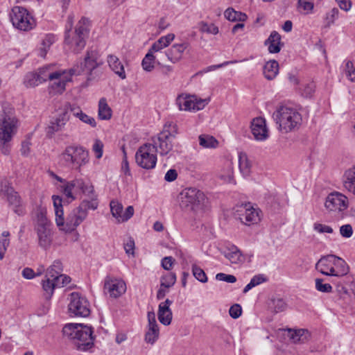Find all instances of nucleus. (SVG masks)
Segmentation results:
<instances>
[{
	"label": "nucleus",
	"mask_w": 355,
	"mask_h": 355,
	"mask_svg": "<svg viewBox=\"0 0 355 355\" xmlns=\"http://www.w3.org/2000/svg\"><path fill=\"white\" fill-rule=\"evenodd\" d=\"M63 336L72 341L78 350L86 352L94 346V336L92 327L69 323L62 329Z\"/></svg>",
	"instance_id": "obj_1"
},
{
	"label": "nucleus",
	"mask_w": 355,
	"mask_h": 355,
	"mask_svg": "<svg viewBox=\"0 0 355 355\" xmlns=\"http://www.w3.org/2000/svg\"><path fill=\"white\" fill-rule=\"evenodd\" d=\"M52 198L55 208V222L60 230L67 232H72L87 218L88 212H85L77 207L71 211L64 220L62 198L58 196H53Z\"/></svg>",
	"instance_id": "obj_2"
},
{
	"label": "nucleus",
	"mask_w": 355,
	"mask_h": 355,
	"mask_svg": "<svg viewBox=\"0 0 355 355\" xmlns=\"http://www.w3.org/2000/svg\"><path fill=\"white\" fill-rule=\"evenodd\" d=\"M178 125L172 122H166L162 130L152 139V148L155 150L161 156L168 155V157L173 156L175 153H179L178 150L173 149L175 145L173 139L178 133Z\"/></svg>",
	"instance_id": "obj_3"
},
{
	"label": "nucleus",
	"mask_w": 355,
	"mask_h": 355,
	"mask_svg": "<svg viewBox=\"0 0 355 355\" xmlns=\"http://www.w3.org/2000/svg\"><path fill=\"white\" fill-rule=\"evenodd\" d=\"M279 130L289 132L298 129L302 123V116L296 109L287 106L280 105L272 114Z\"/></svg>",
	"instance_id": "obj_4"
},
{
	"label": "nucleus",
	"mask_w": 355,
	"mask_h": 355,
	"mask_svg": "<svg viewBox=\"0 0 355 355\" xmlns=\"http://www.w3.org/2000/svg\"><path fill=\"white\" fill-rule=\"evenodd\" d=\"M102 64V62L98 61V53L94 50L87 51L83 61L80 64L75 65L70 69L71 76H78L82 73L87 75L86 83L84 86L87 87L89 85L90 82L98 78L101 72H99L97 69Z\"/></svg>",
	"instance_id": "obj_5"
},
{
	"label": "nucleus",
	"mask_w": 355,
	"mask_h": 355,
	"mask_svg": "<svg viewBox=\"0 0 355 355\" xmlns=\"http://www.w3.org/2000/svg\"><path fill=\"white\" fill-rule=\"evenodd\" d=\"M180 206L187 210L198 213L205 211L209 206V200L205 193L198 189L189 187L180 193Z\"/></svg>",
	"instance_id": "obj_6"
},
{
	"label": "nucleus",
	"mask_w": 355,
	"mask_h": 355,
	"mask_svg": "<svg viewBox=\"0 0 355 355\" xmlns=\"http://www.w3.org/2000/svg\"><path fill=\"white\" fill-rule=\"evenodd\" d=\"M73 17H68L69 28H67L64 35V42L69 45H75L73 51L76 53H79L85 46V37L87 33V28L85 26L89 24V19L83 17L78 21L75 31L71 33L73 25Z\"/></svg>",
	"instance_id": "obj_7"
},
{
	"label": "nucleus",
	"mask_w": 355,
	"mask_h": 355,
	"mask_svg": "<svg viewBox=\"0 0 355 355\" xmlns=\"http://www.w3.org/2000/svg\"><path fill=\"white\" fill-rule=\"evenodd\" d=\"M89 152L81 146H68L60 155V161L65 166L79 172L81 166L89 162Z\"/></svg>",
	"instance_id": "obj_8"
},
{
	"label": "nucleus",
	"mask_w": 355,
	"mask_h": 355,
	"mask_svg": "<svg viewBox=\"0 0 355 355\" xmlns=\"http://www.w3.org/2000/svg\"><path fill=\"white\" fill-rule=\"evenodd\" d=\"M35 230L37 233L38 245L44 250L49 249L53 241L52 223L46 217L44 209L37 210Z\"/></svg>",
	"instance_id": "obj_9"
},
{
	"label": "nucleus",
	"mask_w": 355,
	"mask_h": 355,
	"mask_svg": "<svg viewBox=\"0 0 355 355\" xmlns=\"http://www.w3.org/2000/svg\"><path fill=\"white\" fill-rule=\"evenodd\" d=\"M17 123L16 117L3 113L0 122V150L5 155L10 154V142L17 132Z\"/></svg>",
	"instance_id": "obj_10"
},
{
	"label": "nucleus",
	"mask_w": 355,
	"mask_h": 355,
	"mask_svg": "<svg viewBox=\"0 0 355 355\" xmlns=\"http://www.w3.org/2000/svg\"><path fill=\"white\" fill-rule=\"evenodd\" d=\"M10 19L13 26L19 30L27 31L33 28V19L23 7L15 6L12 9Z\"/></svg>",
	"instance_id": "obj_11"
},
{
	"label": "nucleus",
	"mask_w": 355,
	"mask_h": 355,
	"mask_svg": "<svg viewBox=\"0 0 355 355\" xmlns=\"http://www.w3.org/2000/svg\"><path fill=\"white\" fill-rule=\"evenodd\" d=\"M68 309L69 313L74 316L85 318L90 314L88 300L78 293H72L71 294Z\"/></svg>",
	"instance_id": "obj_12"
},
{
	"label": "nucleus",
	"mask_w": 355,
	"mask_h": 355,
	"mask_svg": "<svg viewBox=\"0 0 355 355\" xmlns=\"http://www.w3.org/2000/svg\"><path fill=\"white\" fill-rule=\"evenodd\" d=\"M73 190H79L87 196H91V194L93 195L94 191V187L89 181H85L82 178H75L70 182H67L63 187V193L67 198H70L71 201L76 199L72 193Z\"/></svg>",
	"instance_id": "obj_13"
},
{
	"label": "nucleus",
	"mask_w": 355,
	"mask_h": 355,
	"mask_svg": "<svg viewBox=\"0 0 355 355\" xmlns=\"http://www.w3.org/2000/svg\"><path fill=\"white\" fill-rule=\"evenodd\" d=\"M151 144H146L140 146L135 154L137 164L145 169L154 168L157 163V156L151 153Z\"/></svg>",
	"instance_id": "obj_14"
},
{
	"label": "nucleus",
	"mask_w": 355,
	"mask_h": 355,
	"mask_svg": "<svg viewBox=\"0 0 355 355\" xmlns=\"http://www.w3.org/2000/svg\"><path fill=\"white\" fill-rule=\"evenodd\" d=\"M176 104L180 110H200L205 105V101H197L195 96L180 94L176 98Z\"/></svg>",
	"instance_id": "obj_15"
},
{
	"label": "nucleus",
	"mask_w": 355,
	"mask_h": 355,
	"mask_svg": "<svg viewBox=\"0 0 355 355\" xmlns=\"http://www.w3.org/2000/svg\"><path fill=\"white\" fill-rule=\"evenodd\" d=\"M238 212V218L245 225L257 224L261 220V211L253 208L250 203L245 204L244 207Z\"/></svg>",
	"instance_id": "obj_16"
},
{
	"label": "nucleus",
	"mask_w": 355,
	"mask_h": 355,
	"mask_svg": "<svg viewBox=\"0 0 355 355\" xmlns=\"http://www.w3.org/2000/svg\"><path fill=\"white\" fill-rule=\"evenodd\" d=\"M324 205L329 211H343L348 206L347 198L339 192H333L327 196Z\"/></svg>",
	"instance_id": "obj_17"
},
{
	"label": "nucleus",
	"mask_w": 355,
	"mask_h": 355,
	"mask_svg": "<svg viewBox=\"0 0 355 355\" xmlns=\"http://www.w3.org/2000/svg\"><path fill=\"white\" fill-rule=\"evenodd\" d=\"M104 288L111 297L117 298L126 291V284L124 281L118 279H105Z\"/></svg>",
	"instance_id": "obj_18"
},
{
	"label": "nucleus",
	"mask_w": 355,
	"mask_h": 355,
	"mask_svg": "<svg viewBox=\"0 0 355 355\" xmlns=\"http://www.w3.org/2000/svg\"><path fill=\"white\" fill-rule=\"evenodd\" d=\"M69 120V115L67 111H64L58 117L52 119L50 121L49 125L46 128V136L49 138H51L55 132L62 130Z\"/></svg>",
	"instance_id": "obj_19"
},
{
	"label": "nucleus",
	"mask_w": 355,
	"mask_h": 355,
	"mask_svg": "<svg viewBox=\"0 0 355 355\" xmlns=\"http://www.w3.org/2000/svg\"><path fill=\"white\" fill-rule=\"evenodd\" d=\"M148 324L145 334V341L147 343L153 344L158 339L159 329L153 311L148 313Z\"/></svg>",
	"instance_id": "obj_20"
},
{
	"label": "nucleus",
	"mask_w": 355,
	"mask_h": 355,
	"mask_svg": "<svg viewBox=\"0 0 355 355\" xmlns=\"http://www.w3.org/2000/svg\"><path fill=\"white\" fill-rule=\"evenodd\" d=\"M251 131L254 139L264 141L268 137V131L266 128V120L262 117L254 118L251 123Z\"/></svg>",
	"instance_id": "obj_21"
},
{
	"label": "nucleus",
	"mask_w": 355,
	"mask_h": 355,
	"mask_svg": "<svg viewBox=\"0 0 355 355\" xmlns=\"http://www.w3.org/2000/svg\"><path fill=\"white\" fill-rule=\"evenodd\" d=\"M173 301L166 299L164 302L159 304L157 316L159 322L165 325H169L171 322L173 313L170 306L172 304Z\"/></svg>",
	"instance_id": "obj_22"
},
{
	"label": "nucleus",
	"mask_w": 355,
	"mask_h": 355,
	"mask_svg": "<svg viewBox=\"0 0 355 355\" xmlns=\"http://www.w3.org/2000/svg\"><path fill=\"white\" fill-rule=\"evenodd\" d=\"M333 259H335L334 254L322 256L315 264L316 270L322 275L333 277L335 272L333 268Z\"/></svg>",
	"instance_id": "obj_23"
},
{
	"label": "nucleus",
	"mask_w": 355,
	"mask_h": 355,
	"mask_svg": "<svg viewBox=\"0 0 355 355\" xmlns=\"http://www.w3.org/2000/svg\"><path fill=\"white\" fill-rule=\"evenodd\" d=\"M188 45V43L173 44L166 51V55L171 62L176 63L182 58V53Z\"/></svg>",
	"instance_id": "obj_24"
},
{
	"label": "nucleus",
	"mask_w": 355,
	"mask_h": 355,
	"mask_svg": "<svg viewBox=\"0 0 355 355\" xmlns=\"http://www.w3.org/2000/svg\"><path fill=\"white\" fill-rule=\"evenodd\" d=\"M265 45L268 46V51L270 53H277L281 50V35L275 31L271 32L268 38L264 42Z\"/></svg>",
	"instance_id": "obj_25"
},
{
	"label": "nucleus",
	"mask_w": 355,
	"mask_h": 355,
	"mask_svg": "<svg viewBox=\"0 0 355 355\" xmlns=\"http://www.w3.org/2000/svg\"><path fill=\"white\" fill-rule=\"evenodd\" d=\"M332 263L335 271L333 277L342 278L347 275L349 268L344 259L335 255V259H333Z\"/></svg>",
	"instance_id": "obj_26"
},
{
	"label": "nucleus",
	"mask_w": 355,
	"mask_h": 355,
	"mask_svg": "<svg viewBox=\"0 0 355 355\" xmlns=\"http://www.w3.org/2000/svg\"><path fill=\"white\" fill-rule=\"evenodd\" d=\"M107 63L112 71L118 75L122 80L126 78V74L123 64L121 63L118 57L114 55L107 56Z\"/></svg>",
	"instance_id": "obj_27"
},
{
	"label": "nucleus",
	"mask_w": 355,
	"mask_h": 355,
	"mask_svg": "<svg viewBox=\"0 0 355 355\" xmlns=\"http://www.w3.org/2000/svg\"><path fill=\"white\" fill-rule=\"evenodd\" d=\"M9 206L12 209L13 211L19 216L24 214V209L21 205V199L18 193L13 191L6 198Z\"/></svg>",
	"instance_id": "obj_28"
},
{
	"label": "nucleus",
	"mask_w": 355,
	"mask_h": 355,
	"mask_svg": "<svg viewBox=\"0 0 355 355\" xmlns=\"http://www.w3.org/2000/svg\"><path fill=\"white\" fill-rule=\"evenodd\" d=\"M343 186L348 191L355 195V166L345 172Z\"/></svg>",
	"instance_id": "obj_29"
},
{
	"label": "nucleus",
	"mask_w": 355,
	"mask_h": 355,
	"mask_svg": "<svg viewBox=\"0 0 355 355\" xmlns=\"http://www.w3.org/2000/svg\"><path fill=\"white\" fill-rule=\"evenodd\" d=\"M174 38L175 35L173 33H169L165 36H162L157 41L153 44L149 51L153 53L158 52L162 49L167 47L174 40Z\"/></svg>",
	"instance_id": "obj_30"
},
{
	"label": "nucleus",
	"mask_w": 355,
	"mask_h": 355,
	"mask_svg": "<svg viewBox=\"0 0 355 355\" xmlns=\"http://www.w3.org/2000/svg\"><path fill=\"white\" fill-rule=\"evenodd\" d=\"M279 73V63L275 60H269L263 67V75L268 80H273Z\"/></svg>",
	"instance_id": "obj_31"
},
{
	"label": "nucleus",
	"mask_w": 355,
	"mask_h": 355,
	"mask_svg": "<svg viewBox=\"0 0 355 355\" xmlns=\"http://www.w3.org/2000/svg\"><path fill=\"white\" fill-rule=\"evenodd\" d=\"M50 69H51L50 66L43 67L40 69L37 74L39 76V78H40L42 83L43 82H45L47 79H49L51 80H53L54 79H58L62 75H64L65 73L64 71L50 72L49 71Z\"/></svg>",
	"instance_id": "obj_32"
},
{
	"label": "nucleus",
	"mask_w": 355,
	"mask_h": 355,
	"mask_svg": "<svg viewBox=\"0 0 355 355\" xmlns=\"http://www.w3.org/2000/svg\"><path fill=\"white\" fill-rule=\"evenodd\" d=\"M225 17L231 21H245L248 17L245 13L236 11L232 8H228L224 12Z\"/></svg>",
	"instance_id": "obj_33"
},
{
	"label": "nucleus",
	"mask_w": 355,
	"mask_h": 355,
	"mask_svg": "<svg viewBox=\"0 0 355 355\" xmlns=\"http://www.w3.org/2000/svg\"><path fill=\"white\" fill-rule=\"evenodd\" d=\"M43 297L46 300H49L54 293L55 288V284L53 283L51 278L45 277V279L42 281Z\"/></svg>",
	"instance_id": "obj_34"
},
{
	"label": "nucleus",
	"mask_w": 355,
	"mask_h": 355,
	"mask_svg": "<svg viewBox=\"0 0 355 355\" xmlns=\"http://www.w3.org/2000/svg\"><path fill=\"white\" fill-rule=\"evenodd\" d=\"M112 116V110L105 98H101L98 103V117L102 120H108Z\"/></svg>",
	"instance_id": "obj_35"
},
{
	"label": "nucleus",
	"mask_w": 355,
	"mask_h": 355,
	"mask_svg": "<svg viewBox=\"0 0 355 355\" xmlns=\"http://www.w3.org/2000/svg\"><path fill=\"white\" fill-rule=\"evenodd\" d=\"M62 264L61 261L59 260H55L53 261V264L46 270L45 277L52 278L55 276H58L62 275Z\"/></svg>",
	"instance_id": "obj_36"
},
{
	"label": "nucleus",
	"mask_w": 355,
	"mask_h": 355,
	"mask_svg": "<svg viewBox=\"0 0 355 355\" xmlns=\"http://www.w3.org/2000/svg\"><path fill=\"white\" fill-rule=\"evenodd\" d=\"M239 166L241 173L243 176L246 177L250 175V163L248 160L247 156L245 154H239Z\"/></svg>",
	"instance_id": "obj_37"
},
{
	"label": "nucleus",
	"mask_w": 355,
	"mask_h": 355,
	"mask_svg": "<svg viewBox=\"0 0 355 355\" xmlns=\"http://www.w3.org/2000/svg\"><path fill=\"white\" fill-rule=\"evenodd\" d=\"M155 56L153 55V53L148 50L141 62L143 69L148 72L153 71L155 67Z\"/></svg>",
	"instance_id": "obj_38"
},
{
	"label": "nucleus",
	"mask_w": 355,
	"mask_h": 355,
	"mask_svg": "<svg viewBox=\"0 0 355 355\" xmlns=\"http://www.w3.org/2000/svg\"><path fill=\"white\" fill-rule=\"evenodd\" d=\"M89 197L91 198L90 200H84L78 206L80 209L85 211V212H87L89 209H96L98 205V203L96 200V196L94 194V192L93 193V195L91 194V196Z\"/></svg>",
	"instance_id": "obj_39"
},
{
	"label": "nucleus",
	"mask_w": 355,
	"mask_h": 355,
	"mask_svg": "<svg viewBox=\"0 0 355 355\" xmlns=\"http://www.w3.org/2000/svg\"><path fill=\"white\" fill-rule=\"evenodd\" d=\"M199 144L203 148H216L218 142L213 136L201 135L199 136Z\"/></svg>",
	"instance_id": "obj_40"
},
{
	"label": "nucleus",
	"mask_w": 355,
	"mask_h": 355,
	"mask_svg": "<svg viewBox=\"0 0 355 355\" xmlns=\"http://www.w3.org/2000/svg\"><path fill=\"white\" fill-rule=\"evenodd\" d=\"M287 306L286 303L282 298H272L269 304V307L273 311L274 313H277L286 310Z\"/></svg>",
	"instance_id": "obj_41"
},
{
	"label": "nucleus",
	"mask_w": 355,
	"mask_h": 355,
	"mask_svg": "<svg viewBox=\"0 0 355 355\" xmlns=\"http://www.w3.org/2000/svg\"><path fill=\"white\" fill-rule=\"evenodd\" d=\"M24 83L26 87H33L41 84L42 82L40 81L37 73L31 72L26 75Z\"/></svg>",
	"instance_id": "obj_42"
},
{
	"label": "nucleus",
	"mask_w": 355,
	"mask_h": 355,
	"mask_svg": "<svg viewBox=\"0 0 355 355\" xmlns=\"http://www.w3.org/2000/svg\"><path fill=\"white\" fill-rule=\"evenodd\" d=\"M110 211L113 217H114L117 222L119 223V219L121 218L123 215V205L116 200H112L110 204Z\"/></svg>",
	"instance_id": "obj_43"
},
{
	"label": "nucleus",
	"mask_w": 355,
	"mask_h": 355,
	"mask_svg": "<svg viewBox=\"0 0 355 355\" xmlns=\"http://www.w3.org/2000/svg\"><path fill=\"white\" fill-rule=\"evenodd\" d=\"M266 281V278L263 275H257L254 276L250 282L245 286L243 288V293H246L253 287L259 285L260 284Z\"/></svg>",
	"instance_id": "obj_44"
},
{
	"label": "nucleus",
	"mask_w": 355,
	"mask_h": 355,
	"mask_svg": "<svg viewBox=\"0 0 355 355\" xmlns=\"http://www.w3.org/2000/svg\"><path fill=\"white\" fill-rule=\"evenodd\" d=\"M54 42V36L53 35H47L42 40V47L40 49V55L44 58L46 55L48 49L51 45Z\"/></svg>",
	"instance_id": "obj_45"
},
{
	"label": "nucleus",
	"mask_w": 355,
	"mask_h": 355,
	"mask_svg": "<svg viewBox=\"0 0 355 355\" xmlns=\"http://www.w3.org/2000/svg\"><path fill=\"white\" fill-rule=\"evenodd\" d=\"M13 191L15 189L8 180L2 179L0 180V196L7 198Z\"/></svg>",
	"instance_id": "obj_46"
},
{
	"label": "nucleus",
	"mask_w": 355,
	"mask_h": 355,
	"mask_svg": "<svg viewBox=\"0 0 355 355\" xmlns=\"http://www.w3.org/2000/svg\"><path fill=\"white\" fill-rule=\"evenodd\" d=\"M305 333H308L307 330L304 329H298L295 331H289V336L290 338L293 340V343H303L306 339V337H303Z\"/></svg>",
	"instance_id": "obj_47"
},
{
	"label": "nucleus",
	"mask_w": 355,
	"mask_h": 355,
	"mask_svg": "<svg viewBox=\"0 0 355 355\" xmlns=\"http://www.w3.org/2000/svg\"><path fill=\"white\" fill-rule=\"evenodd\" d=\"M176 282V275L174 272H168L161 279V286L170 288L173 286Z\"/></svg>",
	"instance_id": "obj_48"
},
{
	"label": "nucleus",
	"mask_w": 355,
	"mask_h": 355,
	"mask_svg": "<svg viewBox=\"0 0 355 355\" xmlns=\"http://www.w3.org/2000/svg\"><path fill=\"white\" fill-rule=\"evenodd\" d=\"M192 273L194 277L202 283H206L208 280L205 271L196 264L192 265Z\"/></svg>",
	"instance_id": "obj_49"
},
{
	"label": "nucleus",
	"mask_w": 355,
	"mask_h": 355,
	"mask_svg": "<svg viewBox=\"0 0 355 355\" xmlns=\"http://www.w3.org/2000/svg\"><path fill=\"white\" fill-rule=\"evenodd\" d=\"M62 76L63 75H62L58 79H55L56 81L52 83L51 86V89L54 91L55 93L61 94L65 90V86L67 80L62 78Z\"/></svg>",
	"instance_id": "obj_50"
},
{
	"label": "nucleus",
	"mask_w": 355,
	"mask_h": 355,
	"mask_svg": "<svg viewBox=\"0 0 355 355\" xmlns=\"http://www.w3.org/2000/svg\"><path fill=\"white\" fill-rule=\"evenodd\" d=\"M199 26V29L202 33H207L213 35H216L218 33V28L214 24H209L206 22L201 21Z\"/></svg>",
	"instance_id": "obj_51"
},
{
	"label": "nucleus",
	"mask_w": 355,
	"mask_h": 355,
	"mask_svg": "<svg viewBox=\"0 0 355 355\" xmlns=\"http://www.w3.org/2000/svg\"><path fill=\"white\" fill-rule=\"evenodd\" d=\"M324 280L322 279H315V288L317 291L322 293H331L332 291V286L330 284L323 283Z\"/></svg>",
	"instance_id": "obj_52"
},
{
	"label": "nucleus",
	"mask_w": 355,
	"mask_h": 355,
	"mask_svg": "<svg viewBox=\"0 0 355 355\" xmlns=\"http://www.w3.org/2000/svg\"><path fill=\"white\" fill-rule=\"evenodd\" d=\"M234 250L225 254V257L232 263H237L241 259V254L240 251L234 247Z\"/></svg>",
	"instance_id": "obj_53"
},
{
	"label": "nucleus",
	"mask_w": 355,
	"mask_h": 355,
	"mask_svg": "<svg viewBox=\"0 0 355 355\" xmlns=\"http://www.w3.org/2000/svg\"><path fill=\"white\" fill-rule=\"evenodd\" d=\"M345 75L352 82H355V69L352 62L348 61L345 69Z\"/></svg>",
	"instance_id": "obj_54"
},
{
	"label": "nucleus",
	"mask_w": 355,
	"mask_h": 355,
	"mask_svg": "<svg viewBox=\"0 0 355 355\" xmlns=\"http://www.w3.org/2000/svg\"><path fill=\"white\" fill-rule=\"evenodd\" d=\"M230 315L234 318H239L242 313V308L241 306L239 304H234L230 306L229 310Z\"/></svg>",
	"instance_id": "obj_55"
},
{
	"label": "nucleus",
	"mask_w": 355,
	"mask_h": 355,
	"mask_svg": "<svg viewBox=\"0 0 355 355\" xmlns=\"http://www.w3.org/2000/svg\"><path fill=\"white\" fill-rule=\"evenodd\" d=\"M77 118H78L82 122L89 124L92 128H95L96 126V122L95 121V119L88 116L83 112L80 113L79 116Z\"/></svg>",
	"instance_id": "obj_56"
},
{
	"label": "nucleus",
	"mask_w": 355,
	"mask_h": 355,
	"mask_svg": "<svg viewBox=\"0 0 355 355\" xmlns=\"http://www.w3.org/2000/svg\"><path fill=\"white\" fill-rule=\"evenodd\" d=\"M236 62V61H231V62L226 61V62H224L223 63H221V64H219L211 65V66H209V67L205 68L202 71L198 72L196 73V75L207 73V72H209L211 71H214V70L218 69L219 68H221L223 67L227 66L230 63H234Z\"/></svg>",
	"instance_id": "obj_57"
},
{
	"label": "nucleus",
	"mask_w": 355,
	"mask_h": 355,
	"mask_svg": "<svg viewBox=\"0 0 355 355\" xmlns=\"http://www.w3.org/2000/svg\"><path fill=\"white\" fill-rule=\"evenodd\" d=\"M216 279L218 281H223L228 283H234L236 281V278L234 275H227L223 272L218 273L216 275Z\"/></svg>",
	"instance_id": "obj_58"
},
{
	"label": "nucleus",
	"mask_w": 355,
	"mask_h": 355,
	"mask_svg": "<svg viewBox=\"0 0 355 355\" xmlns=\"http://www.w3.org/2000/svg\"><path fill=\"white\" fill-rule=\"evenodd\" d=\"M103 148V143L100 140L96 139L93 145L92 149H93V151L95 153L96 157L97 159H100L102 157Z\"/></svg>",
	"instance_id": "obj_59"
},
{
	"label": "nucleus",
	"mask_w": 355,
	"mask_h": 355,
	"mask_svg": "<svg viewBox=\"0 0 355 355\" xmlns=\"http://www.w3.org/2000/svg\"><path fill=\"white\" fill-rule=\"evenodd\" d=\"M297 6L298 7L303 8V10L306 11V13L311 12L314 7L312 2L307 1L306 0H298Z\"/></svg>",
	"instance_id": "obj_60"
},
{
	"label": "nucleus",
	"mask_w": 355,
	"mask_h": 355,
	"mask_svg": "<svg viewBox=\"0 0 355 355\" xmlns=\"http://www.w3.org/2000/svg\"><path fill=\"white\" fill-rule=\"evenodd\" d=\"M340 233L343 237L349 238L353 233L352 225L349 224L342 225L340 227Z\"/></svg>",
	"instance_id": "obj_61"
},
{
	"label": "nucleus",
	"mask_w": 355,
	"mask_h": 355,
	"mask_svg": "<svg viewBox=\"0 0 355 355\" xmlns=\"http://www.w3.org/2000/svg\"><path fill=\"white\" fill-rule=\"evenodd\" d=\"M338 9L336 8H334L330 10L329 12L327 14L326 20L327 21V24L329 26L334 22L335 19L338 16Z\"/></svg>",
	"instance_id": "obj_62"
},
{
	"label": "nucleus",
	"mask_w": 355,
	"mask_h": 355,
	"mask_svg": "<svg viewBox=\"0 0 355 355\" xmlns=\"http://www.w3.org/2000/svg\"><path fill=\"white\" fill-rule=\"evenodd\" d=\"M1 235L3 238L0 239V249L7 250L10 245V240L6 237L10 236V233L8 231H4Z\"/></svg>",
	"instance_id": "obj_63"
},
{
	"label": "nucleus",
	"mask_w": 355,
	"mask_h": 355,
	"mask_svg": "<svg viewBox=\"0 0 355 355\" xmlns=\"http://www.w3.org/2000/svg\"><path fill=\"white\" fill-rule=\"evenodd\" d=\"M314 230L320 233H333V229L330 226L321 223H315Z\"/></svg>",
	"instance_id": "obj_64"
}]
</instances>
